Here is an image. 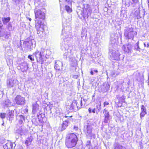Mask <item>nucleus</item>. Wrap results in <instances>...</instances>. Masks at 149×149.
I'll return each mask as SVG.
<instances>
[{
	"label": "nucleus",
	"mask_w": 149,
	"mask_h": 149,
	"mask_svg": "<svg viewBox=\"0 0 149 149\" xmlns=\"http://www.w3.org/2000/svg\"><path fill=\"white\" fill-rule=\"evenodd\" d=\"M65 118H67V117H72V116H70L69 115V114H68L67 115H65L64 116Z\"/></svg>",
	"instance_id": "obj_53"
},
{
	"label": "nucleus",
	"mask_w": 149,
	"mask_h": 149,
	"mask_svg": "<svg viewBox=\"0 0 149 149\" xmlns=\"http://www.w3.org/2000/svg\"><path fill=\"white\" fill-rule=\"evenodd\" d=\"M110 87V85L109 83H107L106 84L105 86V89L106 91H108Z\"/></svg>",
	"instance_id": "obj_41"
},
{
	"label": "nucleus",
	"mask_w": 149,
	"mask_h": 149,
	"mask_svg": "<svg viewBox=\"0 0 149 149\" xmlns=\"http://www.w3.org/2000/svg\"><path fill=\"white\" fill-rule=\"evenodd\" d=\"M93 71L96 73H97L98 72V71L97 70H94Z\"/></svg>",
	"instance_id": "obj_58"
},
{
	"label": "nucleus",
	"mask_w": 149,
	"mask_h": 149,
	"mask_svg": "<svg viewBox=\"0 0 149 149\" xmlns=\"http://www.w3.org/2000/svg\"><path fill=\"white\" fill-rule=\"evenodd\" d=\"M91 74V75L93 74V71L92 70H91L90 72Z\"/></svg>",
	"instance_id": "obj_55"
},
{
	"label": "nucleus",
	"mask_w": 149,
	"mask_h": 149,
	"mask_svg": "<svg viewBox=\"0 0 149 149\" xmlns=\"http://www.w3.org/2000/svg\"><path fill=\"white\" fill-rule=\"evenodd\" d=\"M65 1H68L69 0H65Z\"/></svg>",
	"instance_id": "obj_63"
},
{
	"label": "nucleus",
	"mask_w": 149,
	"mask_h": 149,
	"mask_svg": "<svg viewBox=\"0 0 149 149\" xmlns=\"http://www.w3.org/2000/svg\"><path fill=\"white\" fill-rule=\"evenodd\" d=\"M139 42L136 43L134 46V49L137 52H141L143 51V49L140 48L139 46Z\"/></svg>",
	"instance_id": "obj_24"
},
{
	"label": "nucleus",
	"mask_w": 149,
	"mask_h": 149,
	"mask_svg": "<svg viewBox=\"0 0 149 149\" xmlns=\"http://www.w3.org/2000/svg\"><path fill=\"white\" fill-rule=\"evenodd\" d=\"M62 63L60 61H57L55 62L54 68L57 70H60L62 69Z\"/></svg>",
	"instance_id": "obj_19"
},
{
	"label": "nucleus",
	"mask_w": 149,
	"mask_h": 149,
	"mask_svg": "<svg viewBox=\"0 0 149 149\" xmlns=\"http://www.w3.org/2000/svg\"><path fill=\"white\" fill-rule=\"evenodd\" d=\"M141 112L140 114V116L141 118L143 117L145 115L147 114L146 107L143 105H141Z\"/></svg>",
	"instance_id": "obj_22"
},
{
	"label": "nucleus",
	"mask_w": 149,
	"mask_h": 149,
	"mask_svg": "<svg viewBox=\"0 0 149 149\" xmlns=\"http://www.w3.org/2000/svg\"><path fill=\"white\" fill-rule=\"evenodd\" d=\"M10 17H4L2 18V21L4 24H6L10 20Z\"/></svg>",
	"instance_id": "obj_33"
},
{
	"label": "nucleus",
	"mask_w": 149,
	"mask_h": 149,
	"mask_svg": "<svg viewBox=\"0 0 149 149\" xmlns=\"http://www.w3.org/2000/svg\"><path fill=\"white\" fill-rule=\"evenodd\" d=\"M3 105L6 107H10L12 106H14L13 104L8 99L5 100L3 103Z\"/></svg>",
	"instance_id": "obj_16"
},
{
	"label": "nucleus",
	"mask_w": 149,
	"mask_h": 149,
	"mask_svg": "<svg viewBox=\"0 0 149 149\" xmlns=\"http://www.w3.org/2000/svg\"><path fill=\"white\" fill-rule=\"evenodd\" d=\"M78 129V127L77 126H74V129L76 131Z\"/></svg>",
	"instance_id": "obj_52"
},
{
	"label": "nucleus",
	"mask_w": 149,
	"mask_h": 149,
	"mask_svg": "<svg viewBox=\"0 0 149 149\" xmlns=\"http://www.w3.org/2000/svg\"><path fill=\"white\" fill-rule=\"evenodd\" d=\"M79 103H80V107H79V108L80 109L82 107V106H84L85 104V102H84V101H83L82 100V98H81V100L80 101Z\"/></svg>",
	"instance_id": "obj_40"
},
{
	"label": "nucleus",
	"mask_w": 149,
	"mask_h": 149,
	"mask_svg": "<svg viewBox=\"0 0 149 149\" xmlns=\"http://www.w3.org/2000/svg\"><path fill=\"white\" fill-rule=\"evenodd\" d=\"M114 149H125V148L124 147L116 143L114 144Z\"/></svg>",
	"instance_id": "obj_28"
},
{
	"label": "nucleus",
	"mask_w": 149,
	"mask_h": 149,
	"mask_svg": "<svg viewBox=\"0 0 149 149\" xmlns=\"http://www.w3.org/2000/svg\"><path fill=\"white\" fill-rule=\"evenodd\" d=\"M71 120V119L68 118L67 120L63 121L62 126V130H65L68 126V125L70 124V121Z\"/></svg>",
	"instance_id": "obj_21"
},
{
	"label": "nucleus",
	"mask_w": 149,
	"mask_h": 149,
	"mask_svg": "<svg viewBox=\"0 0 149 149\" xmlns=\"http://www.w3.org/2000/svg\"><path fill=\"white\" fill-rule=\"evenodd\" d=\"M78 109L77 103L75 101H73L70 105V109L72 111H75Z\"/></svg>",
	"instance_id": "obj_20"
},
{
	"label": "nucleus",
	"mask_w": 149,
	"mask_h": 149,
	"mask_svg": "<svg viewBox=\"0 0 149 149\" xmlns=\"http://www.w3.org/2000/svg\"><path fill=\"white\" fill-rule=\"evenodd\" d=\"M144 45L145 47H147L148 48L149 46V43L147 42H145L144 43Z\"/></svg>",
	"instance_id": "obj_47"
},
{
	"label": "nucleus",
	"mask_w": 149,
	"mask_h": 149,
	"mask_svg": "<svg viewBox=\"0 0 149 149\" xmlns=\"http://www.w3.org/2000/svg\"><path fill=\"white\" fill-rule=\"evenodd\" d=\"M92 13V10L91 8H88V9L86 10L85 11H84L82 16L84 19L87 18L89 16H90Z\"/></svg>",
	"instance_id": "obj_17"
},
{
	"label": "nucleus",
	"mask_w": 149,
	"mask_h": 149,
	"mask_svg": "<svg viewBox=\"0 0 149 149\" xmlns=\"http://www.w3.org/2000/svg\"><path fill=\"white\" fill-rule=\"evenodd\" d=\"M45 10L42 9L41 10H38L35 11V16L36 20L35 26L38 34L40 32L43 33L44 27L46 26L42 22L45 17Z\"/></svg>",
	"instance_id": "obj_1"
},
{
	"label": "nucleus",
	"mask_w": 149,
	"mask_h": 149,
	"mask_svg": "<svg viewBox=\"0 0 149 149\" xmlns=\"http://www.w3.org/2000/svg\"><path fill=\"white\" fill-rule=\"evenodd\" d=\"M65 9L66 11L68 13H71L72 11V9L70 7L67 5H66L65 6Z\"/></svg>",
	"instance_id": "obj_36"
},
{
	"label": "nucleus",
	"mask_w": 149,
	"mask_h": 149,
	"mask_svg": "<svg viewBox=\"0 0 149 149\" xmlns=\"http://www.w3.org/2000/svg\"><path fill=\"white\" fill-rule=\"evenodd\" d=\"M138 0H130V2L133 6H135L136 4H138Z\"/></svg>",
	"instance_id": "obj_34"
},
{
	"label": "nucleus",
	"mask_w": 149,
	"mask_h": 149,
	"mask_svg": "<svg viewBox=\"0 0 149 149\" xmlns=\"http://www.w3.org/2000/svg\"><path fill=\"white\" fill-rule=\"evenodd\" d=\"M124 36L127 39L133 40L134 37L136 35L137 32L134 31L132 27L127 28L124 30Z\"/></svg>",
	"instance_id": "obj_5"
},
{
	"label": "nucleus",
	"mask_w": 149,
	"mask_h": 149,
	"mask_svg": "<svg viewBox=\"0 0 149 149\" xmlns=\"http://www.w3.org/2000/svg\"><path fill=\"white\" fill-rule=\"evenodd\" d=\"M77 143V142L72 141L66 139L65 140V145L68 148H71L74 147Z\"/></svg>",
	"instance_id": "obj_15"
},
{
	"label": "nucleus",
	"mask_w": 149,
	"mask_h": 149,
	"mask_svg": "<svg viewBox=\"0 0 149 149\" xmlns=\"http://www.w3.org/2000/svg\"><path fill=\"white\" fill-rule=\"evenodd\" d=\"M34 57H35L33 55V54L32 55H29L28 56V58L30 59L31 61H33L34 60ZM36 58V57H35Z\"/></svg>",
	"instance_id": "obj_38"
},
{
	"label": "nucleus",
	"mask_w": 149,
	"mask_h": 149,
	"mask_svg": "<svg viewBox=\"0 0 149 149\" xmlns=\"http://www.w3.org/2000/svg\"><path fill=\"white\" fill-rule=\"evenodd\" d=\"M122 97H123V98H122L123 100H122V101L123 102H124V100H125V98H124V96H123Z\"/></svg>",
	"instance_id": "obj_59"
},
{
	"label": "nucleus",
	"mask_w": 149,
	"mask_h": 149,
	"mask_svg": "<svg viewBox=\"0 0 149 149\" xmlns=\"http://www.w3.org/2000/svg\"><path fill=\"white\" fill-rule=\"evenodd\" d=\"M3 24L1 21H0V32L4 30V29L3 28Z\"/></svg>",
	"instance_id": "obj_44"
},
{
	"label": "nucleus",
	"mask_w": 149,
	"mask_h": 149,
	"mask_svg": "<svg viewBox=\"0 0 149 149\" xmlns=\"http://www.w3.org/2000/svg\"><path fill=\"white\" fill-rule=\"evenodd\" d=\"M140 13V10H136L135 12L134 15L135 16L138 15Z\"/></svg>",
	"instance_id": "obj_46"
},
{
	"label": "nucleus",
	"mask_w": 149,
	"mask_h": 149,
	"mask_svg": "<svg viewBox=\"0 0 149 149\" xmlns=\"http://www.w3.org/2000/svg\"><path fill=\"white\" fill-rule=\"evenodd\" d=\"M0 116L1 118H4L6 116V114L4 113H1L0 114Z\"/></svg>",
	"instance_id": "obj_45"
},
{
	"label": "nucleus",
	"mask_w": 149,
	"mask_h": 149,
	"mask_svg": "<svg viewBox=\"0 0 149 149\" xmlns=\"http://www.w3.org/2000/svg\"><path fill=\"white\" fill-rule=\"evenodd\" d=\"M51 54L50 51L48 49H43L41 52L37 50L33 53L37 62L39 63L43 64L49 56Z\"/></svg>",
	"instance_id": "obj_2"
},
{
	"label": "nucleus",
	"mask_w": 149,
	"mask_h": 149,
	"mask_svg": "<svg viewBox=\"0 0 149 149\" xmlns=\"http://www.w3.org/2000/svg\"><path fill=\"white\" fill-rule=\"evenodd\" d=\"M118 34L116 32H114L112 33L110 36L109 47L113 48H115L116 47L115 44L118 41Z\"/></svg>",
	"instance_id": "obj_6"
},
{
	"label": "nucleus",
	"mask_w": 149,
	"mask_h": 149,
	"mask_svg": "<svg viewBox=\"0 0 149 149\" xmlns=\"http://www.w3.org/2000/svg\"><path fill=\"white\" fill-rule=\"evenodd\" d=\"M15 144L9 141H8L3 145L4 149H14Z\"/></svg>",
	"instance_id": "obj_13"
},
{
	"label": "nucleus",
	"mask_w": 149,
	"mask_h": 149,
	"mask_svg": "<svg viewBox=\"0 0 149 149\" xmlns=\"http://www.w3.org/2000/svg\"><path fill=\"white\" fill-rule=\"evenodd\" d=\"M7 28L9 31H11L12 30V24L10 23H8L7 26Z\"/></svg>",
	"instance_id": "obj_39"
},
{
	"label": "nucleus",
	"mask_w": 149,
	"mask_h": 149,
	"mask_svg": "<svg viewBox=\"0 0 149 149\" xmlns=\"http://www.w3.org/2000/svg\"><path fill=\"white\" fill-rule=\"evenodd\" d=\"M40 116L42 118L45 117V114L43 113H42L41 114H40Z\"/></svg>",
	"instance_id": "obj_49"
},
{
	"label": "nucleus",
	"mask_w": 149,
	"mask_h": 149,
	"mask_svg": "<svg viewBox=\"0 0 149 149\" xmlns=\"http://www.w3.org/2000/svg\"><path fill=\"white\" fill-rule=\"evenodd\" d=\"M7 85L9 88L15 87L18 84V81L16 79H8L7 81Z\"/></svg>",
	"instance_id": "obj_9"
},
{
	"label": "nucleus",
	"mask_w": 149,
	"mask_h": 149,
	"mask_svg": "<svg viewBox=\"0 0 149 149\" xmlns=\"http://www.w3.org/2000/svg\"><path fill=\"white\" fill-rule=\"evenodd\" d=\"M66 139L76 142H77L78 141L77 136L74 133H70L68 134L67 136Z\"/></svg>",
	"instance_id": "obj_14"
},
{
	"label": "nucleus",
	"mask_w": 149,
	"mask_h": 149,
	"mask_svg": "<svg viewBox=\"0 0 149 149\" xmlns=\"http://www.w3.org/2000/svg\"><path fill=\"white\" fill-rule=\"evenodd\" d=\"M109 104V103L107 102H105L104 103V106L107 105Z\"/></svg>",
	"instance_id": "obj_51"
},
{
	"label": "nucleus",
	"mask_w": 149,
	"mask_h": 149,
	"mask_svg": "<svg viewBox=\"0 0 149 149\" xmlns=\"http://www.w3.org/2000/svg\"><path fill=\"white\" fill-rule=\"evenodd\" d=\"M23 128L19 127L16 131L18 133L20 134L21 135L24 134L25 133L26 130L23 129Z\"/></svg>",
	"instance_id": "obj_27"
},
{
	"label": "nucleus",
	"mask_w": 149,
	"mask_h": 149,
	"mask_svg": "<svg viewBox=\"0 0 149 149\" xmlns=\"http://www.w3.org/2000/svg\"><path fill=\"white\" fill-rule=\"evenodd\" d=\"M7 62L8 65V60H7Z\"/></svg>",
	"instance_id": "obj_62"
},
{
	"label": "nucleus",
	"mask_w": 149,
	"mask_h": 149,
	"mask_svg": "<svg viewBox=\"0 0 149 149\" xmlns=\"http://www.w3.org/2000/svg\"><path fill=\"white\" fill-rule=\"evenodd\" d=\"M32 38L33 37L30 36L29 38H28L26 39L25 41L21 40L20 41V47H22V41L23 45H24L25 49L27 51L31 50V46H33V43L34 42V40Z\"/></svg>",
	"instance_id": "obj_4"
},
{
	"label": "nucleus",
	"mask_w": 149,
	"mask_h": 149,
	"mask_svg": "<svg viewBox=\"0 0 149 149\" xmlns=\"http://www.w3.org/2000/svg\"><path fill=\"white\" fill-rule=\"evenodd\" d=\"M15 100L16 104L19 105H23L25 103L24 98L20 95L17 96L15 99Z\"/></svg>",
	"instance_id": "obj_12"
},
{
	"label": "nucleus",
	"mask_w": 149,
	"mask_h": 149,
	"mask_svg": "<svg viewBox=\"0 0 149 149\" xmlns=\"http://www.w3.org/2000/svg\"><path fill=\"white\" fill-rule=\"evenodd\" d=\"M32 141V138L30 137L27 138L25 142V144L26 146H28L31 144V143Z\"/></svg>",
	"instance_id": "obj_32"
},
{
	"label": "nucleus",
	"mask_w": 149,
	"mask_h": 149,
	"mask_svg": "<svg viewBox=\"0 0 149 149\" xmlns=\"http://www.w3.org/2000/svg\"><path fill=\"white\" fill-rule=\"evenodd\" d=\"M29 20L30 21H31V18H29Z\"/></svg>",
	"instance_id": "obj_61"
},
{
	"label": "nucleus",
	"mask_w": 149,
	"mask_h": 149,
	"mask_svg": "<svg viewBox=\"0 0 149 149\" xmlns=\"http://www.w3.org/2000/svg\"><path fill=\"white\" fill-rule=\"evenodd\" d=\"M109 48V55L113 59L118 60L119 59L120 54L118 50L114 49L115 48Z\"/></svg>",
	"instance_id": "obj_7"
},
{
	"label": "nucleus",
	"mask_w": 149,
	"mask_h": 149,
	"mask_svg": "<svg viewBox=\"0 0 149 149\" xmlns=\"http://www.w3.org/2000/svg\"><path fill=\"white\" fill-rule=\"evenodd\" d=\"M88 111L90 113L91 112L95 113V109L93 108L92 107L89 108L88 109Z\"/></svg>",
	"instance_id": "obj_37"
},
{
	"label": "nucleus",
	"mask_w": 149,
	"mask_h": 149,
	"mask_svg": "<svg viewBox=\"0 0 149 149\" xmlns=\"http://www.w3.org/2000/svg\"><path fill=\"white\" fill-rule=\"evenodd\" d=\"M10 37V33L9 32L6 31L4 30L0 32V39L3 41H6Z\"/></svg>",
	"instance_id": "obj_8"
},
{
	"label": "nucleus",
	"mask_w": 149,
	"mask_h": 149,
	"mask_svg": "<svg viewBox=\"0 0 149 149\" xmlns=\"http://www.w3.org/2000/svg\"><path fill=\"white\" fill-rule=\"evenodd\" d=\"M64 32V30H62V34L65 37V38H70L71 37V34L70 32L68 33L67 32V33H63Z\"/></svg>",
	"instance_id": "obj_31"
},
{
	"label": "nucleus",
	"mask_w": 149,
	"mask_h": 149,
	"mask_svg": "<svg viewBox=\"0 0 149 149\" xmlns=\"http://www.w3.org/2000/svg\"><path fill=\"white\" fill-rule=\"evenodd\" d=\"M18 118H19V123L20 124H22L23 121H25V118L22 115H19L18 116Z\"/></svg>",
	"instance_id": "obj_30"
},
{
	"label": "nucleus",
	"mask_w": 149,
	"mask_h": 149,
	"mask_svg": "<svg viewBox=\"0 0 149 149\" xmlns=\"http://www.w3.org/2000/svg\"><path fill=\"white\" fill-rule=\"evenodd\" d=\"M10 65L12 64H13V61L12 59L9 60Z\"/></svg>",
	"instance_id": "obj_54"
},
{
	"label": "nucleus",
	"mask_w": 149,
	"mask_h": 149,
	"mask_svg": "<svg viewBox=\"0 0 149 149\" xmlns=\"http://www.w3.org/2000/svg\"><path fill=\"white\" fill-rule=\"evenodd\" d=\"M86 149H93V146H92V145H91L90 146H88L87 148H86Z\"/></svg>",
	"instance_id": "obj_50"
},
{
	"label": "nucleus",
	"mask_w": 149,
	"mask_h": 149,
	"mask_svg": "<svg viewBox=\"0 0 149 149\" xmlns=\"http://www.w3.org/2000/svg\"><path fill=\"white\" fill-rule=\"evenodd\" d=\"M61 47L62 51L65 52L64 55L66 56V57H72V56L73 55V51L74 50L73 49L72 47H69L68 45L63 42L61 44Z\"/></svg>",
	"instance_id": "obj_3"
},
{
	"label": "nucleus",
	"mask_w": 149,
	"mask_h": 149,
	"mask_svg": "<svg viewBox=\"0 0 149 149\" xmlns=\"http://www.w3.org/2000/svg\"><path fill=\"white\" fill-rule=\"evenodd\" d=\"M4 123H3L2 124V125H4Z\"/></svg>",
	"instance_id": "obj_64"
},
{
	"label": "nucleus",
	"mask_w": 149,
	"mask_h": 149,
	"mask_svg": "<svg viewBox=\"0 0 149 149\" xmlns=\"http://www.w3.org/2000/svg\"><path fill=\"white\" fill-rule=\"evenodd\" d=\"M133 76L138 81H140V74L138 72H134L133 74Z\"/></svg>",
	"instance_id": "obj_29"
},
{
	"label": "nucleus",
	"mask_w": 149,
	"mask_h": 149,
	"mask_svg": "<svg viewBox=\"0 0 149 149\" xmlns=\"http://www.w3.org/2000/svg\"><path fill=\"white\" fill-rule=\"evenodd\" d=\"M7 116L9 118V120L11 122L14 117V111H10L8 114Z\"/></svg>",
	"instance_id": "obj_25"
},
{
	"label": "nucleus",
	"mask_w": 149,
	"mask_h": 149,
	"mask_svg": "<svg viewBox=\"0 0 149 149\" xmlns=\"http://www.w3.org/2000/svg\"><path fill=\"white\" fill-rule=\"evenodd\" d=\"M147 1L148 3V7L149 8V0H147Z\"/></svg>",
	"instance_id": "obj_60"
},
{
	"label": "nucleus",
	"mask_w": 149,
	"mask_h": 149,
	"mask_svg": "<svg viewBox=\"0 0 149 149\" xmlns=\"http://www.w3.org/2000/svg\"><path fill=\"white\" fill-rule=\"evenodd\" d=\"M136 17L137 19H139L141 17L140 16V14L138 15H136V16H135Z\"/></svg>",
	"instance_id": "obj_48"
},
{
	"label": "nucleus",
	"mask_w": 149,
	"mask_h": 149,
	"mask_svg": "<svg viewBox=\"0 0 149 149\" xmlns=\"http://www.w3.org/2000/svg\"><path fill=\"white\" fill-rule=\"evenodd\" d=\"M103 113L104 114V122L105 123H107L109 120L110 116L109 113L106 109H105L103 110Z\"/></svg>",
	"instance_id": "obj_18"
},
{
	"label": "nucleus",
	"mask_w": 149,
	"mask_h": 149,
	"mask_svg": "<svg viewBox=\"0 0 149 149\" xmlns=\"http://www.w3.org/2000/svg\"><path fill=\"white\" fill-rule=\"evenodd\" d=\"M82 101H84V102H85L87 101V99L83 98V100Z\"/></svg>",
	"instance_id": "obj_57"
},
{
	"label": "nucleus",
	"mask_w": 149,
	"mask_h": 149,
	"mask_svg": "<svg viewBox=\"0 0 149 149\" xmlns=\"http://www.w3.org/2000/svg\"><path fill=\"white\" fill-rule=\"evenodd\" d=\"M83 11H85L88 8H91L90 7V6L88 4H85L84 5Z\"/></svg>",
	"instance_id": "obj_35"
},
{
	"label": "nucleus",
	"mask_w": 149,
	"mask_h": 149,
	"mask_svg": "<svg viewBox=\"0 0 149 149\" xmlns=\"http://www.w3.org/2000/svg\"><path fill=\"white\" fill-rule=\"evenodd\" d=\"M91 145V142L90 141H88L87 142L86 144V146L85 147V148H86L88 146Z\"/></svg>",
	"instance_id": "obj_43"
},
{
	"label": "nucleus",
	"mask_w": 149,
	"mask_h": 149,
	"mask_svg": "<svg viewBox=\"0 0 149 149\" xmlns=\"http://www.w3.org/2000/svg\"><path fill=\"white\" fill-rule=\"evenodd\" d=\"M39 107V105L36 103L33 104L32 111L34 113H35L38 110Z\"/></svg>",
	"instance_id": "obj_26"
},
{
	"label": "nucleus",
	"mask_w": 149,
	"mask_h": 149,
	"mask_svg": "<svg viewBox=\"0 0 149 149\" xmlns=\"http://www.w3.org/2000/svg\"><path fill=\"white\" fill-rule=\"evenodd\" d=\"M132 46L131 44L128 43L123 45L122 47V49L125 53L127 54L128 55H130L132 51Z\"/></svg>",
	"instance_id": "obj_11"
},
{
	"label": "nucleus",
	"mask_w": 149,
	"mask_h": 149,
	"mask_svg": "<svg viewBox=\"0 0 149 149\" xmlns=\"http://www.w3.org/2000/svg\"><path fill=\"white\" fill-rule=\"evenodd\" d=\"M91 125H88L87 126V133L86 135H89L90 136L92 137L94 135V134L91 133L92 129Z\"/></svg>",
	"instance_id": "obj_23"
},
{
	"label": "nucleus",
	"mask_w": 149,
	"mask_h": 149,
	"mask_svg": "<svg viewBox=\"0 0 149 149\" xmlns=\"http://www.w3.org/2000/svg\"><path fill=\"white\" fill-rule=\"evenodd\" d=\"M36 119L35 118H33V119L32 120V122L33 123L34 122L35 123V122L36 121Z\"/></svg>",
	"instance_id": "obj_56"
},
{
	"label": "nucleus",
	"mask_w": 149,
	"mask_h": 149,
	"mask_svg": "<svg viewBox=\"0 0 149 149\" xmlns=\"http://www.w3.org/2000/svg\"><path fill=\"white\" fill-rule=\"evenodd\" d=\"M28 64L25 61H23L21 63L18 64L17 66V69L19 70H20L22 72H26L28 68Z\"/></svg>",
	"instance_id": "obj_10"
},
{
	"label": "nucleus",
	"mask_w": 149,
	"mask_h": 149,
	"mask_svg": "<svg viewBox=\"0 0 149 149\" xmlns=\"http://www.w3.org/2000/svg\"><path fill=\"white\" fill-rule=\"evenodd\" d=\"M21 0H13V1L14 4L15 5L18 4Z\"/></svg>",
	"instance_id": "obj_42"
}]
</instances>
